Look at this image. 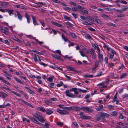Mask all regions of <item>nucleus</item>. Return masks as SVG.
Returning <instances> with one entry per match:
<instances>
[{
    "instance_id": "c756f323",
    "label": "nucleus",
    "mask_w": 128,
    "mask_h": 128,
    "mask_svg": "<svg viewBox=\"0 0 128 128\" xmlns=\"http://www.w3.org/2000/svg\"><path fill=\"white\" fill-rule=\"evenodd\" d=\"M47 114L48 115H50L53 113V111L51 110L47 109L46 111Z\"/></svg>"
},
{
    "instance_id": "6ab92c4d",
    "label": "nucleus",
    "mask_w": 128,
    "mask_h": 128,
    "mask_svg": "<svg viewBox=\"0 0 128 128\" xmlns=\"http://www.w3.org/2000/svg\"><path fill=\"white\" fill-rule=\"evenodd\" d=\"M25 88L28 91L30 94H34V92L32 90L28 88V87L25 86Z\"/></svg>"
},
{
    "instance_id": "f8f14e48",
    "label": "nucleus",
    "mask_w": 128,
    "mask_h": 128,
    "mask_svg": "<svg viewBox=\"0 0 128 128\" xmlns=\"http://www.w3.org/2000/svg\"><path fill=\"white\" fill-rule=\"evenodd\" d=\"M4 76H6L7 79L9 80H11L10 77H12L11 75L8 72H4Z\"/></svg>"
},
{
    "instance_id": "1a4fd4ad",
    "label": "nucleus",
    "mask_w": 128,
    "mask_h": 128,
    "mask_svg": "<svg viewBox=\"0 0 128 128\" xmlns=\"http://www.w3.org/2000/svg\"><path fill=\"white\" fill-rule=\"evenodd\" d=\"M25 16L27 19L28 22V23H30V16L26 12L25 13Z\"/></svg>"
},
{
    "instance_id": "bf43d9fd",
    "label": "nucleus",
    "mask_w": 128,
    "mask_h": 128,
    "mask_svg": "<svg viewBox=\"0 0 128 128\" xmlns=\"http://www.w3.org/2000/svg\"><path fill=\"white\" fill-rule=\"evenodd\" d=\"M102 113L104 117H108L110 116L109 114L106 113L105 112H102Z\"/></svg>"
},
{
    "instance_id": "49530a36",
    "label": "nucleus",
    "mask_w": 128,
    "mask_h": 128,
    "mask_svg": "<svg viewBox=\"0 0 128 128\" xmlns=\"http://www.w3.org/2000/svg\"><path fill=\"white\" fill-rule=\"evenodd\" d=\"M72 10L74 12H77L79 11L78 8L76 7H73L72 8Z\"/></svg>"
},
{
    "instance_id": "2f4dec72",
    "label": "nucleus",
    "mask_w": 128,
    "mask_h": 128,
    "mask_svg": "<svg viewBox=\"0 0 128 128\" xmlns=\"http://www.w3.org/2000/svg\"><path fill=\"white\" fill-rule=\"evenodd\" d=\"M107 25L109 26H112L114 27H116L117 26L116 25L114 24L111 22H108L107 24Z\"/></svg>"
},
{
    "instance_id": "9d476101",
    "label": "nucleus",
    "mask_w": 128,
    "mask_h": 128,
    "mask_svg": "<svg viewBox=\"0 0 128 128\" xmlns=\"http://www.w3.org/2000/svg\"><path fill=\"white\" fill-rule=\"evenodd\" d=\"M66 67L70 71H73L75 72H79L78 71L76 70L74 68L70 67L68 66H66Z\"/></svg>"
},
{
    "instance_id": "423d86ee",
    "label": "nucleus",
    "mask_w": 128,
    "mask_h": 128,
    "mask_svg": "<svg viewBox=\"0 0 128 128\" xmlns=\"http://www.w3.org/2000/svg\"><path fill=\"white\" fill-rule=\"evenodd\" d=\"M103 108V105L100 104L99 106L98 107L96 108V110L102 112L104 110Z\"/></svg>"
},
{
    "instance_id": "b1692460",
    "label": "nucleus",
    "mask_w": 128,
    "mask_h": 128,
    "mask_svg": "<svg viewBox=\"0 0 128 128\" xmlns=\"http://www.w3.org/2000/svg\"><path fill=\"white\" fill-rule=\"evenodd\" d=\"M80 12L82 14H88V12L86 10H81Z\"/></svg>"
},
{
    "instance_id": "bb28decb",
    "label": "nucleus",
    "mask_w": 128,
    "mask_h": 128,
    "mask_svg": "<svg viewBox=\"0 0 128 128\" xmlns=\"http://www.w3.org/2000/svg\"><path fill=\"white\" fill-rule=\"evenodd\" d=\"M16 13L18 18L20 20H22V16L18 11H16Z\"/></svg>"
},
{
    "instance_id": "680f3d73",
    "label": "nucleus",
    "mask_w": 128,
    "mask_h": 128,
    "mask_svg": "<svg viewBox=\"0 0 128 128\" xmlns=\"http://www.w3.org/2000/svg\"><path fill=\"white\" fill-rule=\"evenodd\" d=\"M103 74H102V72H100L99 73V74H97L95 76H96V77H98L102 75H103Z\"/></svg>"
},
{
    "instance_id": "a878e982",
    "label": "nucleus",
    "mask_w": 128,
    "mask_h": 128,
    "mask_svg": "<svg viewBox=\"0 0 128 128\" xmlns=\"http://www.w3.org/2000/svg\"><path fill=\"white\" fill-rule=\"evenodd\" d=\"M51 23L53 25L58 27H61L62 25L60 24H58L56 22H52Z\"/></svg>"
},
{
    "instance_id": "f704fd0d",
    "label": "nucleus",
    "mask_w": 128,
    "mask_h": 128,
    "mask_svg": "<svg viewBox=\"0 0 128 128\" xmlns=\"http://www.w3.org/2000/svg\"><path fill=\"white\" fill-rule=\"evenodd\" d=\"M90 53L91 54H93L94 53H95V51L93 49H91L89 51Z\"/></svg>"
},
{
    "instance_id": "39448f33",
    "label": "nucleus",
    "mask_w": 128,
    "mask_h": 128,
    "mask_svg": "<svg viewBox=\"0 0 128 128\" xmlns=\"http://www.w3.org/2000/svg\"><path fill=\"white\" fill-rule=\"evenodd\" d=\"M56 111L60 113V114L62 115L68 114V112L64 110H62L60 109H57L56 110Z\"/></svg>"
},
{
    "instance_id": "864d4df0",
    "label": "nucleus",
    "mask_w": 128,
    "mask_h": 128,
    "mask_svg": "<svg viewBox=\"0 0 128 128\" xmlns=\"http://www.w3.org/2000/svg\"><path fill=\"white\" fill-rule=\"evenodd\" d=\"M6 10L10 14H13V10Z\"/></svg>"
},
{
    "instance_id": "603ef678",
    "label": "nucleus",
    "mask_w": 128,
    "mask_h": 128,
    "mask_svg": "<svg viewBox=\"0 0 128 128\" xmlns=\"http://www.w3.org/2000/svg\"><path fill=\"white\" fill-rule=\"evenodd\" d=\"M46 109L43 107H40V111L43 112H45L46 111Z\"/></svg>"
},
{
    "instance_id": "ddd939ff",
    "label": "nucleus",
    "mask_w": 128,
    "mask_h": 128,
    "mask_svg": "<svg viewBox=\"0 0 128 128\" xmlns=\"http://www.w3.org/2000/svg\"><path fill=\"white\" fill-rule=\"evenodd\" d=\"M100 16L103 18H106L108 19L110 18V17L109 16L104 13L100 15Z\"/></svg>"
},
{
    "instance_id": "79ce46f5",
    "label": "nucleus",
    "mask_w": 128,
    "mask_h": 128,
    "mask_svg": "<svg viewBox=\"0 0 128 128\" xmlns=\"http://www.w3.org/2000/svg\"><path fill=\"white\" fill-rule=\"evenodd\" d=\"M120 116L119 117V118L123 119L125 118L124 116L122 115V113H120Z\"/></svg>"
},
{
    "instance_id": "20e7f679",
    "label": "nucleus",
    "mask_w": 128,
    "mask_h": 128,
    "mask_svg": "<svg viewBox=\"0 0 128 128\" xmlns=\"http://www.w3.org/2000/svg\"><path fill=\"white\" fill-rule=\"evenodd\" d=\"M117 54V53L114 50L112 49H111L110 52V59L111 60L112 59H113V58L114 56V54H115V55H116Z\"/></svg>"
},
{
    "instance_id": "69168bd1",
    "label": "nucleus",
    "mask_w": 128,
    "mask_h": 128,
    "mask_svg": "<svg viewBox=\"0 0 128 128\" xmlns=\"http://www.w3.org/2000/svg\"><path fill=\"white\" fill-rule=\"evenodd\" d=\"M108 59L106 57L105 58L104 61L105 62V63L106 64H108Z\"/></svg>"
},
{
    "instance_id": "58836bf2",
    "label": "nucleus",
    "mask_w": 128,
    "mask_h": 128,
    "mask_svg": "<svg viewBox=\"0 0 128 128\" xmlns=\"http://www.w3.org/2000/svg\"><path fill=\"white\" fill-rule=\"evenodd\" d=\"M1 30L2 32L6 34V35H7L8 34V32L7 30H6L4 29H3L2 28V29Z\"/></svg>"
},
{
    "instance_id": "72a5a7b5",
    "label": "nucleus",
    "mask_w": 128,
    "mask_h": 128,
    "mask_svg": "<svg viewBox=\"0 0 128 128\" xmlns=\"http://www.w3.org/2000/svg\"><path fill=\"white\" fill-rule=\"evenodd\" d=\"M63 16L65 19H66L68 20H71V19L70 18L68 17V16L65 14Z\"/></svg>"
},
{
    "instance_id": "4d7b16f0",
    "label": "nucleus",
    "mask_w": 128,
    "mask_h": 128,
    "mask_svg": "<svg viewBox=\"0 0 128 128\" xmlns=\"http://www.w3.org/2000/svg\"><path fill=\"white\" fill-rule=\"evenodd\" d=\"M82 24H84V25H92V24H90L88 22H85L83 23H82Z\"/></svg>"
},
{
    "instance_id": "c85d7f7f",
    "label": "nucleus",
    "mask_w": 128,
    "mask_h": 128,
    "mask_svg": "<svg viewBox=\"0 0 128 128\" xmlns=\"http://www.w3.org/2000/svg\"><path fill=\"white\" fill-rule=\"evenodd\" d=\"M32 19L33 22L34 24L35 25H36L37 24V22H36V20L35 17L34 16L32 15Z\"/></svg>"
},
{
    "instance_id": "de8ad7c7",
    "label": "nucleus",
    "mask_w": 128,
    "mask_h": 128,
    "mask_svg": "<svg viewBox=\"0 0 128 128\" xmlns=\"http://www.w3.org/2000/svg\"><path fill=\"white\" fill-rule=\"evenodd\" d=\"M1 88H2V89H4L6 90H9L10 91H11V90H10V89L8 88H6L4 86H1Z\"/></svg>"
},
{
    "instance_id": "8fccbe9b",
    "label": "nucleus",
    "mask_w": 128,
    "mask_h": 128,
    "mask_svg": "<svg viewBox=\"0 0 128 128\" xmlns=\"http://www.w3.org/2000/svg\"><path fill=\"white\" fill-rule=\"evenodd\" d=\"M72 14L73 16L74 17L75 19L78 16V14H77L72 13Z\"/></svg>"
},
{
    "instance_id": "cd10ccee",
    "label": "nucleus",
    "mask_w": 128,
    "mask_h": 128,
    "mask_svg": "<svg viewBox=\"0 0 128 128\" xmlns=\"http://www.w3.org/2000/svg\"><path fill=\"white\" fill-rule=\"evenodd\" d=\"M82 119H90L91 118L90 116H82Z\"/></svg>"
},
{
    "instance_id": "13d9d810",
    "label": "nucleus",
    "mask_w": 128,
    "mask_h": 128,
    "mask_svg": "<svg viewBox=\"0 0 128 128\" xmlns=\"http://www.w3.org/2000/svg\"><path fill=\"white\" fill-rule=\"evenodd\" d=\"M108 107L110 109H113L114 108V106L111 105H107Z\"/></svg>"
},
{
    "instance_id": "a211bd4d",
    "label": "nucleus",
    "mask_w": 128,
    "mask_h": 128,
    "mask_svg": "<svg viewBox=\"0 0 128 128\" xmlns=\"http://www.w3.org/2000/svg\"><path fill=\"white\" fill-rule=\"evenodd\" d=\"M118 56L117 54L115 55L114 56L113 58V61L115 62H117L118 60Z\"/></svg>"
},
{
    "instance_id": "6e6552de",
    "label": "nucleus",
    "mask_w": 128,
    "mask_h": 128,
    "mask_svg": "<svg viewBox=\"0 0 128 128\" xmlns=\"http://www.w3.org/2000/svg\"><path fill=\"white\" fill-rule=\"evenodd\" d=\"M98 56L100 62L102 63L103 62V55L100 53H98Z\"/></svg>"
},
{
    "instance_id": "7ed1b4c3",
    "label": "nucleus",
    "mask_w": 128,
    "mask_h": 128,
    "mask_svg": "<svg viewBox=\"0 0 128 128\" xmlns=\"http://www.w3.org/2000/svg\"><path fill=\"white\" fill-rule=\"evenodd\" d=\"M81 109L87 112H92L93 111V110L92 109L88 107L84 106L81 107Z\"/></svg>"
},
{
    "instance_id": "a18cd8bd",
    "label": "nucleus",
    "mask_w": 128,
    "mask_h": 128,
    "mask_svg": "<svg viewBox=\"0 0 128 128\" xmlns=\"http://www.w3.org/2000/svg\"><path fill=\"white\" fill-rule=\"evenodd\" d=\"M45 122L44 119L42 115H40V122Z\"/></svg>"
},
{
    "instance_id": "dca6fc26",
    "label": "nucleus",
    "mask_w": 128,
    "mask_h": 128,
    "mask_svg": "<svg viewBox=\"0 0 128 128\" xmlns=\"http://www.w3.org/2000/svg\"><path fill=\"white\" fill-rule=\"evenodd\" d=\"M111 115L113 116H116L118 114V112L116 111L112 112H110Z\"/></svg>"
},
{
    "instance_id": "4c0bfd02",
    "label": "nucleus",
    "mask_w": 128,
    "mask_h": 128,
    "mask_svg": "<svg viewBox=\"0 0 128 128\" xmlns=\"http://www.w3.org/2000/svg\"><path fill=\"white\" fill-rule=\"evenodd\" d=\"M63 109L68 110H70L72 109V108L71 107H64Z\"/></svg>"
},
{
    "instance_id": "6e6d98bb",
    "label": "nucleus",
    "mask_w": 128,
    "mask_h": 128,
    "mask_svg": "<svg viewBox=\"0 0 128 128\" xmlns=\"http://www.w3.org/2000/svg\"><path fill=\"white\" fill-rule=\"evenodd\" d=\"M72 124L73 125H74L77 128L78 127V125L77 123L76 122H74L72 123Z\"/></svg>"
},
{
    "instance_id": "e433bc0d",
    "label": "nucleus",
    "mask_w": 128,
    "mask_h": 128,
    "mask_svg": "<svg viewBox=\"0 0 128 128\" xmlns=\"http://www.w3.org/2000/svg\"><path fill=\"white\" fill-rule=\"evenodd\" d=\"M127 75V74L126 73H122L120 77V78L122 79V78H124Z\"/></svg>"
},
{
    "instance_id": "393cba45",
    "label": "nucleus",
    "mask_w": 128,
    "mask_h": 128,
    "mask_svg": "<svg viewBox=\"0 0 128 128\" xmlns=\"http://www.w3.org/2000/svg\"><path fill=\"white\" fill-rule=\"evenodd\" d=\"M15 6V7L17 8H18L22 9L24 10H26L27 9V8H26L22 6H21L20 5H16Z\"/></svg>"
},
{
    "instance_id": "5fc2aeb1",
    "label": "nucleus",
    "mask_w": 128,
    "mask_h": 128,
    "mask_svg": "<svg viewBox=\"0 0 128 128\" xmlns=\"http://www.w3.org/2000/svg\"><path fill=\"white\" fill-rule=\"evenodd\" d=\"M78 8L80 10H83L85 9V8L83 7L82 6L80 5H78Z\"/></svg>"
},
{
    "instance_id": "2eb2a0df",
    "label": "nucleus",
    "mask_w": 128,
    "mask_h": 128,
    "mask_svg": "<svg viewBox=\"0 0 128 128\" xmlns=\"http://www.w3.org/2000/svg\"><path fill=\"white\" fill-rule=\"evenodd\" d=\"M104 83V82H102L98 84V86H100L101 88H106L107 87V86L105 85Z\"/></svg>"
},
{
    "instance_id": "09e8293b",
    "label": "nucleus",
    "mask_w": 128,
    "mask_h": 128,
    "mask_svg": "<svg viewBox=\"0 0 128 128\" xmlns=\"http://www.w3.org/2000/svg\"><path fill=\"white\" fill-rule=\"evenodd\" d=\"M85 37L86 38L90 40L91 37L88 34H86Z\"/></svg>"
},
{
    "instance_id": "3c124183",
    "label": "nucleus",
    "mask_w": 128,
    "mask_h": 128,
    "mask_svg": "<svg viewBox=\"0 0 128 128\" xmlns=\"http://www.w3.org/2000/svg\"><path fill=\"white\" fill-rule=\"evenodd\" d=\"M117 17L119 18H123L125 17V16L123 14H119L117 15Z\"/></svg>"
},
{
    "instance_id": "f257e3e1",
    "label": "nucleus",
    "mask_w": 128,
    "mask_h": 128,
    "mask_svg": "<svg viewBox=\"0 0 128 128\" xmlns=\"http://www.w3.org/2000/svg\"><path fill=\"white\" fill-rule=\"evenodd\" d=\"M78 93V88H72L70 90H67L64 92V93L67 96L72 98H76V95Z\"/></svg>"
},
{
    "instance_id": "f3484780",
    "label": "nucleus",
    "mask_w": 128,
    "mask_h": 128,
    "mask_svg": "<svg viewBox=\"0 0 128 128\" xmlns=\"http://www.w3.org/2000/svg\"><path fill=\"white\" fill-rule=\"evenodd\" d=\"M72 110L76 111H80V110H82L81 109V107L80 108L76 106H73Z\"/></svg>"
},
{
    "instance_id": "a19ab883",
    "label": "nucleus",
    "mask_w": 128,
    "mask_h": 128,
    "mask_svg": "<svg viewBox=\"0 0 128 128\" xmlns=\"http://www.w3.org/2000/svg\"><path fill=\"white\" fill-rule=\"evenodd\" d=\"M11 92L12 93L16 95L17 96H18V97H20V95L19 94H18V93L14 91H12V90H11Z\"/></svg>"
},
{
    "instance_id": "4468645a",
    "label": "nucleus",
    "mask_w": 128,
    "mask_h": 128,
    "mask_svg": "<svg viewBox=\"0 0 128 128\" xmlns=\"http://www.w3.org/2000/svg\"><path fill=\"white\" fill-rule=\"evenodd\" d=\"M62 38L65 42H67L68 41V38L65 36L64 35L63 33L62 34Z\"/></svg>"
},
{
    "instance_id": "aec40b11",
    "label": "nucleus",
    "mask_w": 128,
    "mask_h": 128,
    "mask_svg": "<svg viewBox=\"0 0 128 128\" xmlns=\"http://www.w3.org/2000/svg\"><path fill=\"white\" fill-rule=\"evenodd\" d=\"M14 78L15 80L18 82L20 84H21L22 85L24 84V83L22 81L20 80L18 78L16 77H14Z\"/></svg>"
},
{
    "instance_id": "0eeeda50",
    "label": "nucleus",
    "mask_w": 128,
    "mask_h": 128,
    "mask_svg": "<svg viewBox=\"0 0 128 128\" xmlns=\"http://www.w3.org/2000/svg\"><path fill=\"white\" fill-rule=\"evenodd\" d=\"M68 36H71L72 38L74 39H76L77 38V36L74 33L70 32L69 33Z\"/></svg>"
},
{
    "instance_id": "ea45409f",
    "label": "nucleus",
    "mask_w": 128,
    "mask_h": 128,
    "mask_svg": "<svg viewBox=\"0 0 128 128\" xmlns=\"http://www.w3.org/2000/svg\"><path fill=\"white\" fill-rule=\"evenodd\" d=\"M52 56L56 58L58 60H59L60 58V56L57 54H54L52 55Z\"/></svg>"
},
{
    "instance_id": "f03ea898",
    "label": "nucleus",
    "mask_w": 128,
    "mask_h": 128,
    "mask_svg": "<svg viewBox=\"0 0 128 128\" xmlns=\"http://www.w3.org/2000/svg\"><path fill=\"white\" fill-rule=\"evenodd\" d=\"M40 113L38 112H36L35 114L33 116V118L31 117L30 118L32 121L38 124H40L39 121H40Z\"/></svg>"
},
{
    "instance_id": "052dcab7",
    "label": "nucleus",
    "mask_w": 128,
    "mask_h": 128,
    "mask_svg": "<svg viewBox=\"0 0 128 128\" xmlns=\"http://www.w3.org/2000/svg\"><path fill=\"white\" fill-rule=\"evenodd\" d=\"M13 39L16 41L18 42H20V40L18 38L16 37H14L13 38Z\"/></svg>"
},
{
    "instance_id": "e2e57ef3",
    "label": "nucleus",
    "mask_w": 128,
    "mask_h": 128,
    "mask_svg": "<svg viewBox=\"0 0 128 128\" xmlns=\"http://www.w3.org/2000/svg\"><path fill=\"white\" fill-rule=\"evenodd\" d=\"M57 124L59 125L60 126H62L63 125V124L60 122H57Z\"/></svg>"
},
{
    "instance_id": "37998d69",
    "label": "nucleus",
    "mask_w": 128,
    "mask_h": 128,
    "mask_svg": "<svg viewBox=\"0 0 128 128\" xmlns=\"http://www.w3.org/2000/svg\"><path fill=\"white\" fill-rule=\"evenodd\" d=\"M63 85V83L62 81H60L59 84H57L56 86L58 87H60Z\"/></svg>"
},
{
    "instance_id": "4be33fe9",
    "label": "nucleus",
    "mask_w": 128,
    "mask_h": 128,
    "mask_svg": "<svg viewBox=\"0 0 128 128\" xmlns=\"http://www.w3.org/2000/svg\"><path fill=\"white\" fill-rule=\"evenodd\" d=\"M38 56V58L39 60L40 61V57L38 56ZM32 58H33V59L34 60V61L35 62H36L38 61V60L37 59V56L36 55V54H34V56Z\"/></svg>"
},
{
    "instance_id": "5701e85b",
    "label": "nucleus",
    "mask_w": 128,
    "mask_h": 128,
    "mask_svg": "<svg viewBox=\"0 0 128 128\" xmlns=\"http://www.w3.org/2000/svg\"><path fill=\"white\" fill-rule=\"evenodd\" d=\"M42 124H40V126H42ZM49 124L47 122H46L44 126H43V128H49Z\"/></svg>"
},
{
    "instance_id": "7c9ffc66",
    "label": "nucleus",
    "mask_w": 128,
    "mask_h": 128,
    "mask_svg": "<svg viewBox=\"0 0 128 128\" xmlns=\"http://www.w3.org/2000/svg\"><path fill=\"white\" fill-rule=\"evenodd\" d=\"M10 105L9 103H8L6 105H0V108H4L6 106H9Z\"/></svg>"
},
{
    "instance_id": "412c9836",
    "label": "nucleus",
    "mask_w": 128,
    "mask_h": 128,
    "mask_svg": "<svg viewBox=\"0 0 128 128\" xmlns=\"http://www.w3.org/2000/svg\"><path fill=\"white\" fill-rule=\"evenodd\" d=\"M83 76L85 78H92L94 76L92 74H86L85 75H83Z\"/></svg>"
},
{
    "instance_id": "0e129e2a",
    "label": "nucleus",
    "mask_w": 128,
    "mask_h": 128,
    "mask_svg": "<svg viewBox=\"0 0 128 128\" xmlns=\"http://www.w3.org/2000/svg\"><path fill=\"white\" fill-rule=\"evenodd\" d=\"M66 24H67L69 25L71 27H72L73 26V24L68 22H66Z\"/></svg>"
},
{
    "instance_id": "473e14b6",
    "label": "nucleus",
    "mask_w": 128,
    "mask_h": 128,
    "mask_svg": "<svg viewBox=\"0 0 128 128\" xmlns=\"http://www.w3.org/2000/svg\"><path fill=\"white\" fill-rule=\"evenodd\" d=\"M9 4V3L8 2H1V6H6L8 5Z\"/></svg>"
},
{
    "instance_id": "c03bdc74",
    "label": "nucleus",
    "mask_w": 128,
    "mask_h": 128,
    "mask_svg": "<svg viewBox=\"0 0 128 128\" xmlns=\"http://www.w3.org/2000/svg\"><path fill=\"white\" fill-rule=\"evenodd\" d=\"M2 81L3 82L5 83L7 85H11L10 84L9 82L5 80H4V79H3V80H2Z\"/></svg>"
},
{
    "instance_id": "338daca9",
    "label": "nucleus",
    "mask_w": 128,
    "mask_h": 128,
    "mask_svg": "<svg viewBox=\"0 0 128 128\" xmlns=\"http://www.w3.org/2000/svg\"><path fill=\"white\" fill-rule=\"evenodd\" d=\"M52 30L54 34H57V32L54 29H52Z\"/></svg>"
},
{
    "instance_id": "9b49d317",
    "label": "nucleus",
    "mask_w": 128,
    "mask_h": 128,
    "mask_svg": "<svg viewBox=\"0 0 128 128\" xmlns=\"http://www.w3.org/2000/svg\"><path fill=\"white\" fill-rule=\"evenodd\" d=\"M20 100L21 102H22L24 104H25L26 105H27L29 106L32 107V105H31L30 104L26 102L24 100L21 99H20L19 100Z\"/></svg>"
},
{
    "instance_id": "774afa93",
    "label": "nucleus",
    "mask_w": 128,
    "mask_h": 128,
    "mask_svg": "<svg viewBox=\"0 0 128 128\" xmlns=\"http://www.w3.org/2000/svg\"><path fill=\"white\" fill-rule=\"evenodd\" d=\"M100 118H102V119H104V116L103 114L102 113L100 114Z\"/></svg>"
},
{
    "instance_id": "c9c22d12",
    "label": "nucleus",
    "mask_w": 128,
    "mask_h": 128,
    "mask_svg": "<svg viewBox=\"0 0 128 128\" xmlns=\"http://www.w3.org/2000/svg\"><path fill=\"white\" fill-rule=\"evenodd\" d=\"M54 78L53 76H52L47 79V80L50 82H52L53 81V79Z\"/></svg>"
}]
</instances>
